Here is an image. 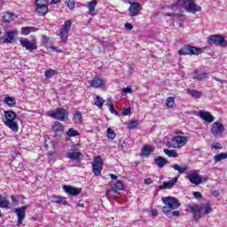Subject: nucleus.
I'll list each match as a JSON object with an SVG mask.
<instances>
[{
	"label": "nucleus",
	"instance_id": "obj_57",
	"mask_svg": "<svg viewBox=\"0 0 227 227\" xmlns=\"http://www.w3.org/2000/svg\"><path fill=\"white\" fill-rule=\"evenodd\" d=\"M124 27L126 28V29H134V26H132V24H130V23H126L125 25H124Z\"/></svg>",
	"mask_w": 227,
	"mask_h": 227
},
{
	"label": "nucleus",
	"instance_id": "obj_56",
	"mask_svg": "<svg viewBox=\"0 0 227 227\" xmlns=\"http://www.w3.org/2000/svg\"><path fill=\"white\" fill-rule=\"evenodd\" d=\"M153 180H152V178H146V179H145L144 180V184H145V185H150L151 184H153Z\"/></svg>",
	"mask_w": 227,
	"mask_h": 227
},
{
	"label": "nucleus",
	"instance_id": "obj_61",
	"mask_svg": "<svg viewBox=\"0 0 227 227\" xmlns=\"http://www.w3.org/2000/svg\"><path fill=\"white\" fill-rule=\"evenodd\" d=\"M58 3H60L59 1H51V4H58Z\"/></svg>",
	"mask_w": 227,
	"mask_h": 227
},
{
	"label": "nucleus",
	"instance_id": "obj_19",
	"mask_svg": "<svg viewBox=\"0 0 227 227\" xmlns=\"http://www.w3.org/2000/svg\"><path fill=\"white\" fill-rule=\"evenodd\" d=\"M185 10L188 12V13H193L196 14L197 12H201V6L196 4L194 1H190L185 5Z\"/></svg>",
	"mask_w": 227,
	"mask_h": 227
},
{
	"label": "nucleus",
	"instance_id": "obj_50",
	"mask_svg": "<svg viewBox=\"0 0 227 227\" xmlns=\"http://www.w3.org/2000/svg\"><path fill=\"white\" fill-rule=\"evenodd\" d=\"M109 107V111L112 114H115V116H118V112L116 111V109H114V105L110 104L108 105Z\"/></svg>",
	"mask_w": 227,
	"mask_h": 227
},
{
	"label": "nucleus",
	"instance_id": "obj_48",
	"mask_svg": "<svg viewBox=\"0 0 227 227\" xmlns=\"http://www.w3.org/2000/svg\"><path fill=\"white\" fill-rule=\"evenodd\" d=\"M132 113V109L130 107H123L122 108V116H129V114Z\"/></svg>",
	"mask_w": 227,
	"mask_h": 227
},
{
	"label": "nucleus",
	"instance_id": "obj_58",
	"mask_svg": "<svg viewBox=\"0 0 227 227\" xmlns=\"http://www.w3.org/2000/svg\"><path fill=\"white\" fill-rule=\"evenodd\" d=\"M152 215L153 217H157V215H159V212L157 211V209L152 211Z\"/></svg>",
	"mask_w": 227,
	"mask_h": 227
},
{
	"label": "nucleus",
	"instance_id": "obj_41",
	"mask_svg": "<svg viewBox=\"0 0 227 227\" xmlns=\"http://www.w3.org/2000/svg\"><path fill=\"white\" fill-rule=\"evenodd\" d=\"M164 153L168 155V157L176 158L178 157V153L175 150L164 149Z\"/></svg>",
	"mask_w": 227,
	"mask_h": 227
},
{
	"label": "nucleus",
	"instance_id": "obj_33",
	"mask_svg": "<svg viewBox=\"0 0 227 227\" xmlns=\"http://www.w3.org/2000/svg\"><path fill=\"white\" fill-rule=\"evenodd\" d=\"M94 104L95 106H97V107H98V109H102V107H104V104L106 103V100L104 98H102V97L100 96H96V98L94 99Z\"/></svg>",
	"mask_w": 227,
	"mask_h": 227
},
{
	"label": "nucleus",
	"instance_id": "obj_24",
	"mask_svg": "<svg viewBox=\"0 0 227 227\" xmlns=\"http://www.w3.org/2000/svg\"><path fill=\"white\" fill-rule=\"evenodd\" d=\"M120 190H116L114 188H112L111 190H109L107 192H106V198L108 200H116V198H119L120 197V192H118Z\"/></svg>",
	"mask_w": 227,
	"mask_h": 227
},
{
	"label": "nucleus",
	"instance_id": "obj_6",
	"mask_svg": "<svg viewBox=\"0 0 227 227\" xmlns=\"http://www.w3.org/2000/svg\"><path fill=\"white\" fill-rule=\"evenodd\" d=\"M209 45H218L219 47H226L227 42L222 35H212L207 38Z\"/></svg>",
	"mask_w": 227,
	"mask_h": 227
},
{
	"label": "nucleus",
	"instance_id": "obj_30",
	"mask_svg": "<svg viewBox=\"0 0 227 227\" xmlns=\"http://www.w3.org/2000/svg\"><path fill=\"white\" fill-rule=\"evenodd\" d=\"M67 159H71L72 160H79L81 157H82V153L79 152H74V153H69L66 155Z\"/></svg>",
	"mask_w": 227,
	"mask_h": 227
},
{
	"label": "nucleus",
	"instance_id": "obj_45",
	"mask_svg": "<svg viewBox=\"0 0 227 227\" xmlns=\"http://www.w3.org/2000/svg\"><path fill=\"white\" fill-rule=\"evenodd\" d=\"M74 120L77 123H82V114L79 111L75 112Z\"/></svg>",
	"mask_w": 227,
	"mask_h": 227
},
{
	"label": "nucleus",
	"instance_id": "obj_5",
	"mask_svg": "<svg viewBox=\"0 0 227 227\" xmlns=\"http://www.w3.org/2000/svg\"><path fill=\"white\" fill-rule=\"evenodd\" d=\"M203 53V49L192 46L189 44L184 45L183 48H181L177 54L179 56H200V54Z\"/></svg>",
	"mask_w": 227,
	"mask_h": 227
},
{
	"label": "nucleus",
	"instance_id": "obj_55",
	"mask_svg": "<svg viewBox=\"0 0 227 227\" xmlns=\"http://www.w3.org/2000/svg\"><path fill=\"white\" fill-rule=\"evenodd\" d=\"M50 49H51L52 51H55V52H59V53L63 52V51L59 50V48H58L57 46H50Z\"/></svg>",
	"mask_w": 227,
	"mask_h": 227
},
{
	"label": "nucleus",
	"instance_id": "obj_8",
	"mask_svg": "<svg viewBox=\"0 0 227 227\" xmlns=\"http://www.w3.org/2000/svg\"><path fill=\"white\" fill-rule=\"evenodd\" d=\"M72 27V20H67L64 22L62 28L60 29V40L67 43V40H68V33H70V29Z\"/></svg>",
	"mask_w": 227,
	"mask_h": 227
},
{
	"label": "nucleus",
	"instance_id": "obj_49",
	"mask_svg": "<svg viewBox=\"0 0 227 227\" xmlns=\"http://www.w3.org/2000/svg\"><path fill=\"white\" fill-rule=\"evenodd\" d=\"M184 15L182 13H175V12H168L165 14V17H177L180 19V17H183Z\"/></svg>",
	"mask_w": 227,
	"mask_h": 227
},
{
	"label": "nucleus",
	"instance_id": "obj_9",
	"mask_svg": "<svg viewBox=\"0 0 227 227\" xmlns=\"http://www.w3.org/2000/svg\"><path fill=\"white\" fill-rule=\"evenodd\" d=\"M20 45H21L23 49H26V51H29V52H33L34 51H36V49H38L36 42L29 41V39L26 38L20 39Z\"/></svg>",
	"mask_w": 227,
	"mask_h": 227
},
{
	"label": "nucleus",
	"instance_id": "obj_29",
	"mask_svg": "<svg viewBox=\"0 0 227 227\" xmlns=\"http://www.w3.org/2000/svg\"><path fill=\"white\" fill-rule=\"evenodd\" d=\"M15 17H16L15 13L6 12H4V14L3 16V20L5 23H9V22H12V20H15Z\"/></svg>",
	"mask_w": 227,
	"mask_h": 227
},
{
	"label": "nucleus",
	"instance_id": "obj_23",
	"mask_svg": "<svg viewBox=\"0 0 227 227\" xmlns=\"http://www.w3.org/2000/svg\"><path fill=\"white\" fill-rule=\"evenodd\" d=\"M186 91L188 95H191V97H192V98H194L195 100H198L201 98V97H203V92L200 90L187 89Z\"/></svg>",
	"mask_w": 227,
	"mask_h": 227
},
{
	"label": "nucleus",
	"instance_id": "obj_26",
	"mask_svg": "<svg viewBox=\"0 0 227 227\" xmlns=\"http://www.w3.org/2000/svg\"><path fill=\"white\" fill-rule=\"evenodd\" d=\"M38 31V28L35 27H21V35L24 36H27L30 33H36Z\"/></svg>",
	"mask_w": 227,
	"mask_h": 227
},
{
	"label": "nucleus",
	"instance_id": "obj_21",
	"mask_svg": "<svg viewBox=\"0 0 227 227\" xmlns=\"http://www.w3.org/2000/svg\"><path fill=\"white\" fill-rule=\"evenodd\" d=\"M199 116L201 118V120H205L207 123H212L215 120L214 115L210 114V112H205L203 110H200L199 112Z\"/></svg>",
	"mask_w": 227,
	"mask_h": 227
},
{
	"label": "nucleus",
	"instance_id": "obj_34",
	"mask_svg": "<svg viewBox=\"0 0 227 227\" xmlns=\"http://www.w3.org/2000/svg\"><path fill=\"white\" fill-rule=\"evenodd\" d=\"M4 104H6L7 106H9V107H13L16 104H17V101H15V98H12L10 96L8 97H5L4 98Z\"/></svg>",
	"mask_w": 227,
	"mask_h": 227
},
{
	"label": "nucleus",
	"instance_id": "obj_46",
	"mask_svg": "<svg viewBox=\"0 0 227 227\" xmlns=\"http://www.w3.org/2000/svg\"><path fill=\"white\" fill-rule=\"evenodd\" d=\"M11 201L14 205V207H17V205H19V196L12 195L11 196Z\"/></svg>",
	"mask_w": 227,
	"mask_h": 227
},
{
	"label": "nucleus",
	"instance_id": "obj_10",
	"mask_svg": "<svg viewBox=\"0 0 227 227\" xmlns=\"http://www.w3.org/2000/svg\"><path fill=\"white\" fill-rule=\"evenodd\" d=\"M187 178L191 184H194L195 185H200V184H205V182H208V176H201L195 173L189 174Z\"/></svg>",
	"mask_w": 227,
	"mask_h": 227
},
{
	"label": "nucleus",
	"instance_id": "obj_1",
	"mask_svg": "<svg viewBox=\"0 0 227 227\" xmlns=\"http://www.w3.org/2000/svg\"><path fill=\"white\" fill-rule=\"evenodd\" d=\"M161 201L164 204L162 207V212L167 217L171 216L169 215V212H173V210L180 208V201L176 197H162Z\"/></svg>",
	"mask_w": 227,
	"mask_h": 227
},
{
	"label": "nucleus",
	"instance_id": "obj_25",
	"mask_svg": "<svg viewBox=\"0 0 227 227\" xmlns=\"http://www.w3.org/2000/svg\"><path fill=\"white\" fill-rule=\"evenodd\" d=\"M154 162L160 168H164L165 164H169V161L162 156H158L156 159H154Z\"/></svg>",
	"mask_w": 227,
	"mask_h": 227
},
{
	"label": "nucleus",
	"instance_id": "obj_36",
	"mask_svg": "<svg viewBox=\"0 0 227 227\" xmlns=\"http://www.w3.org/2000/svg\"><path fill=\"white\" fill-rule=\"evenodd\" d=\"M166 106H167V107H168V109H174L175 108V98L174 97L167 98Z\"/></svg>",
	"mask_w": 227,
	"mask_h": 227
},
{
	"label": "nucleus",
	"instance_id": "obj_40",
	"mask_svg": "<svg viewBox=\"0 0 227 227\" xmlns=\"http://www.w3.org/2000/svg\"><path fill=\"white\" fill-rule=\"evenodd\" d=\"M153 152V148L151 145H144L142 148V153L143 155H150Z\"/></svg>",
	"mask_w": 227,
	"mask_h": 227
},
{
	"label": "nucleus",
	"instance_id": "obj_35",
	"mask_svg": "<svg viewBox=\"0 0 227 227\" xmlns=\"http://www.w3.org/2000/svg\"><path fill=\"white\" fill-rule=\"evenodd\" d=\"M172 168L176 171H178V173L180 175H184V173H185V171H187V166L180 167V165H178V164H174V165H172Z\"/></svg>",
	"mask_w": 227,
	"mask_h": 227
},
{
	"label": "nucleus",
	"instance_id": "obj_62",
	"mask_svg": "<svg viewBox=\"0 0 227 227\" xmlns=\"http://www.w3.org/2000/svg\"><path fill=\"white\" fill-rule=\"evenodd\" d=\"M78 207H84V204L79 203V204H78Z\"/></svg>",
	"mask_w": 227,
	"mask_h": 227
},
{
	"label": "nucleus",
	"instance_id": "obj_13",
	"mask_svg": "<svg viewBox=\"0 0 227 227\" xmlns=\"http://www.w3.org/2000/svg\"><path fill=\"white\" fill-rule=\"evenodd\" d=\"M28 206L25 205L20 207L14 208V212L17 215L18 222L16 226H20L26 218V210H27Z\"/></svg>",
	"mask_w": 227,
	"mask_h": 227
},
{
	"label": "nucleus",
	"instance_id": "obj_2",
	"mask_svg": "<svg viewBox=\"0 0 227 227\" xmlns=\"http://www.w3.org/2000/svg\"><path fill=\"white\" fill-rule=\"evenodd\" d=\"M191 210L194 215L198 219H201V217H205L207 214H210L212 212V206L210 204H200V205H193L191 207Z\"/></svg>",
	"mask_w": 227,
	"mask_h": 227
},
{
	"label": "nucleus",
	"instance_id": "obj_54",
	"mask_svg": "<svg viewBox=\"0 0 227 227\" xmlns=\"http://www.w3.org/2000/svg\"><path fill=\"white\" fill-rule=\"evenodd\" d=\"M123 93L127 95V93H132V87H126L122 89Z\"/></svg>",
	"mask_w": 227,
	"mask_h": 227
},
{
	"label": "nucleus",
	"instance_id": "obj_39",
	"mask_svg": "<svg viewBox=\"0 0 227 227\" xmlns=\"http://www.w3.org/2000/svg\"><path fill=\"white\" fill-rule=\"evenodd\" d=\"M214 159L215 162H221V160H224V159H227V153H221L219 154H216Z\"/></svg>",
	"mask_w": 227,
	"mask_h": 227
},
{
	"label": "nucleus",
	"instance_id": "obj_42",
	"mask_svg": "<svg viewBox=\"0 0 227 227\" xmlns=\"http://www.w3.org/2000/svg\"><path fill=\"white\" fill-rule=\"evenodd\" d=\"M106 134H107L108 139H114V137H116V133L111 128H108L106 129Z\"/></svg>",
	"mask_w": 227,
	"mask_h": 227
},
{
	"label": "nucleus",
	"instance_id": "obj_63",
	"mask_svg": "<svg viewBox=\"0 0 227 227\" xmlns=\"http://www.w3.org/2000/svg\"><path fill=\"white\" fill-rule=\"evenodd\" d=\"M177 134H184L182 131H177Z\"/></svg>",
	"mask_w": 227,
	"mask_h": 227
},
{
	"label": "nucleus",
	"instance_id": "obj_43",
	"mask_svg": "<svg viewBox=\"0 0 227 227\" xmlns=\"http://www.w3.org/2000/svg\"><path fill=\"white\" fill-rule=\"evenodd\" d=\"M114 187L117 191H123V189H125V185H123V182L121 180L115 182Z\"/></svg>",
	"mask_w": 227,
	"mask_h": 227
},
{
	"label": "nucleus",
	"instance_id": "obj_37",
	"mask_svg": "<svg viewBox=\"0 0 227 227\" xmlns=\"http://www.w3.org/2000/svg\"><path fill=\"white\" fill-rule=\"evenodd\" d=\"M54 75H58V70L48 69L44 73L46 79H51V77H54Z\"/></svg>",
	"mask_w": 227,
	"mask_h": 227
},
{
	"label": "nucleus",
	"instance_id": "obj_11",
	"mask_svg": "<svg viewBox=\"0 0 227 227\" xmlns=\"http://www.w3.org/2000/svg\"><path fill=\"white\" fill-rule=\"evenodd\" d=\"M189 141V137L184 136H176L172 138V143L174 145H169V148H182V146H185L187 142Z\"/></svg>",
	"mask_w": 227,
	"mask_h": 227
},
{
	"label": "nucleus",
	"instance_id": "obj_64",
	"mask_svg": "<svg viewBox=\"0 0 227 227\" xmlns=\"http://www.w3.org/2000/svg\"><path fill=\"white\" fill-rule=\"evenodd\" d=\"M51 1H59V0H51Z\"/></svg>",
	"mask_w": 227,
	"mask_h": 227
},
{
	"label": "nucleus",
	"instance_id": "obj_16",
	"mask_svg": "<svg viewBox=\"0 0 227 227\" xmlns=\"http://www.w3.org/2000/svg\"><path fill=\"white\" fill-rule=\"evenodd\" d=\"M51 131L55 137H61L65 134V126L59 121H55L51 126Z\"/></svg>",
	"mask_w": 227,
	"mask_h": 227
},
{
	"label": "nucleus",
	"instance_id": "obj_28",
	"mask_svg": "<svg viewBox=\"0 0 227 227\" xmlns=\"http://www.w3.org/2000/svg\"><path fill=\"white\" fill-rule=\"evenodd\" d=\"M52 203H58L59 205H67V198L61 196L53 195L51 197Z\"/></svg>",
	"mask_w": 227,
	"mask_h": 227
},
{
	"label": "nucleus",
	"instance_id": "obj_4",
	"mask_svg": "<svg viewBox=\"0 0 227 227\" xmlns=\"http://www.w3.org/2000/svg\"><path fill=\"white\" fill-rule=\"evenodd\" d=\"M68 110L63 107H58L55 110L47 112V116H50V118L53 120H58L59 121H67V120H68Z\"/></svg>",
	"mask_w": 227,
	"mask_h": 227
},
{
	"label": "nucleus",
	"instance_id": "obj_53",
	"mask_svg": "<svg viewBox=\"0 0 227 227\" xmlns=\"http://www.w3.org/2000/svg\"><path fill=\"white\" fill-rule=\"evenodd\" d=\"M169 215L170 216L167 217H178V215H180V211H171L169 212Z\"/></svg>",
	"mask_w": 227,
	"mask_h": 227
},
{
	"label": "nucleus",
	"instance_id": "obj_17",
	"mask_svg": "<svg viewBox=\"0 0 227 227\" xmlns=\"http://www.w3.org/2000/svg\"><path fill=\"white\" fill-rule=\"evenodd\" d=\"M19 35L17 30H10L5 33V36L0 38V43H12L15 40V36Z\"/></svg>",
	"mask_w": 227,
	"mask_h": 227
},
{
	"label": "nucleus",
	"instance_id": "obj_52",
	"mask_svg": "<svg viewBox=\"0 0 227 227\" xmlns=\"http://www.w3.org/2000/svg\"><path fill=\"white\" fill-rule=\"evenodd\" d=\"M193 197L195 200H201L203 198V195L200 192H194Z\"/></svg>",
	"mask_w": 227,
	"mask_h": 227
},
{
	"label": "nucleus",
	"instance_id": "obj_12",
	"mask_svg": "<svg viewBox=\"0 0 227 227\" xmlns=\"http://www.w3.org/2000/svg\"><path fill=\"white\" fill-rule=\"evenodd\" d=\"M224 130V125H223L222 122L215 121L212 124L211 133L213 134L214 137H223V133Z\"/></svg>",
	"mask_w": 227,
	"mask_h": 227
},
{
	"label": "nucleus",
	"instance_id": "obj_47",
	"mask_svg": "<svg viewBox=\"0 0 227 227\" xmlns=\"http://www.w3.org/2000/svg\"><path fill=\"white\" fill-rule=\"evenodd\" d=\"M223 148V145L219 142H215L211 145L212 150H221Z\"/></svg>",
	"mask_w": 227,
	"mask_h": 227
},
{
	"label": "nucleus",
	"instance_id": "obj_44",
	"mask_svg": "<svg viewBox=\"0 0 227 227\" xmlns=\"http://www.w3.org/2000/svg\"><path fill=\"white\" fill-rule=\"evenodd\" d=\"M137 125H139V121H137L136 120L130 121L129 122H128V129L132 130L133 129H136V127H137Z\"/></svg>",
	"mask_w": 227,
	"mask_h": 227
},
{
	"label": "nucleus",
	"instance_id": "obj_14",
	"mask_svg": "<svg viewBox=\"0 0 227 227\" xmlns=\"http://www.w3.org/2000/svg\"><path fill=\"white\" fill-rule=\"evenodd\" d=\"M90 88H95V90H102L106 88V80L98 76H95L92 80L89 81Z\"/></svg>",
	"mask_w": 227,
	"mask_h": 227
},
{
	"label": "nucleus",
	"instance_id": "obj_60",
	"mask_svg": "<svg viewBox=\"0 0 227 227\" xmlns=\"http://www.w3.org/2000/svg\"><path fill=\"white\" fill-rule=\"evenodd\" d=\"M178 7V4H173L171 6H169L170 10H175V8H177Z\"/></svg>",
	"mask_w": 227,
	"mask_h": 227
},
{
	"label": "nucleus",
	"instance_id": "obj_7",
	"mask_svg": "<svg viewBox=\"0 0 227 227\" xmlns=\"http://www.w3.org/2000/svg\"><path fill=\"white\" fill-rule=\"evenodd\" d=\"M104 166V160L102 156H96L92 161V171L95 176H100L102 175V168Z\"/></svg>",
	"mask_w": 227,
	"mask_h": 227
},
{
	"label": "nucleus",
	"instance_id": "obj_38",
	"mask_svg": "<svg viewBox=\"0 0 227 227\" xmlns=\"http://www.w3.org/2000/svg\"><path fill=\"white\" fill-rule=\"evenodd\" d=\"M67 137H76V136H81V134L79 133V131L75 130L74 128H70L67 131Z\"/></svg>",
	"mask_w": 227,
	"mask_h": 227
},
{
	"label": "nucleus",
	"instance_id": "obj_18",
	"mask_svg": "<svg viewBox=\"0 0 227 227\" xmlns=\"http://www.w3.org/2000/svg\"><path fill=\"white\" fill-rule=\"evenodd\" d=\"M63 191H65L67 194H69V196H79V194L82 192L81 188H76L70 185H64Z\"/></svg>",
	"mask_w": 227,
	"mask_h": 227
},
{
	"label": "nucleus",
	"instance_id": "obj_32",
	"mask_svg": "<svg viewBox=\"0 0 227 227\" xmlns=\"http://www.w3.org/2000/svg\"><path fill=\"white\" fill-rule=\"evenodd\" d=\"M0 208H10V200H6V197L0 195Z\"/></svg>",
	"mask_w": 227,
	"mask_h": 227
},
{
	"label": "nucleus",
	"instance_id": "obj_51",
	"mask_svg": "<svg viewBox=\"0 0 227 227\" xmlns=\"http://www.w3.org/2000/svg\"><path fill=\"white\" fill-rule=\"evenodd\" d=\"M67 6L69 8V10H74V8H75V2L74 1H68L66 2Z\"/></svg>",
	"mask_w": 227,
	"mask_h": 227
},
{
	"label": "nucleus",
	"instance_id": "obj_59",
	"mask_svg": "<svg viewBox=\"0 0 227 227\" xmlns=\"http://www.w3.org/2000/svg\"><path fill=\"white\" fill-rule=\"evenodd\" d=\"M110 178H112V180H117L118 179V176H116L114 174H110Z\"/></svg>",
	"mask_w": 227,
	"mask_h": 227
},
{
	"label": "nucleus",
	"instance_id": "obj_15",
	"mask_svg": "<svg viewBox=\"0 0 227 227\" xmlns=\"http://www.w3.org/2000/svg\"><path fill=\"white\" fill-rule=\"evenodd\" d=\"M35 6V13L38 17H43L49 13V6L44 4H39L38 1L34 2Z\"/></svg>",
	"mask_w": 227,
	"mask_h": 227
},
{
	"label": "nucleus",
	"instance_id": "obj_27",
	"mask_svg": "<svg viewBox=\"0 0 227 227\" xmlns=\"http://www.w3.org/2000/svg\"><path fill=\"white\" fill-rule=\"evenodd\" d=\"M98 3V1H90L88 4L89 15H91V17H95V15H97V12H95V7L97 6Z\"/></svg>",
	"mask_w": 227,
	"mask_h": 227
},
{
	"label": "nucleus",
	"instance_id": "obj_3",
	"mask_svg": "<svg viewBox=\"0 0 227 227\" xmlns=\"http://www.w3.org/2000/svg\"><path fill=\"white\" fill-rule=\"evenodd\" d=\"M4 114L5 118L4 124L6 125V127L11 129L12 132H19V124L15 122L17 114L13 111H4Z\"/></svg>",
	"mask_w": 227,
	"mask_h": 227
},
{
	"label": "nucleus",
	"instance_id": "obj_20",
	"mask_svg": "<svg viewBox=\"0 0 227 227\" xmlns=\"http://www.w3.org/2000/svg\"><path fill=\"white\" fill-rule=\"evenodd\" d=\"M141 10V4L137 2L131 3L129 12L130 17H136L139 15V11Z\"/></svg>",
	"mask_w": 227,
	"mask_h": 227
},
{
	"label": "nucleus",
	"instance_id": "obj_22",
	"mask_svg": "<svg viewBox=\"0 0 227 227\" xmlns=\"http://www.w3.org/2000/svg\"><path fill=\"white\" fill-rule=\"evenodd\" d=\"M176 182H178V177H174L172 180L164 182L163 184L159 186V189L160 191H164L166 189H173Z\"/></svg>",
	"mask_w": 227,
	"mask_h": 227
},
{
	"label": "nucleus",
	"instance_id": "obj_31",
	"mask_svg": "<svg viewBox=\"0 0 227 227\" xmlns=\"http://www.w3.org/2000/svg\"><path fill=\"white\" fill-rule=\"evenodd\" d=\"M193 74H195L193 79H196L197 81H203V79L208 77V73L200 74L198 69H195Z\"/></svg>",
	"mask_w": 227,
	"mask_h": 227
}]
</instances>
